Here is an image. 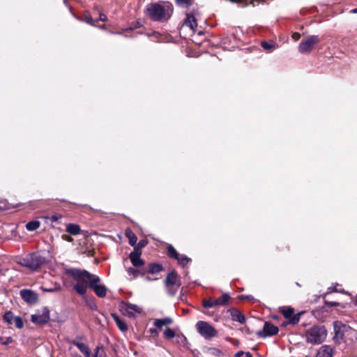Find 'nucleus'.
<instances>
[{"label": "nucleus", "mask_w": 357, "mask_h": 357, "mask_svg": "<svg viewBox=\"0 0 357 357\" xmlns=\"http://www.w3.org/2000/svg\"><path fill=\"white\" fill-rule=\"evenodd\" d=\"M321 38L319 36L312 35L306 37L301 40L298 45V52L301 54H308L315 48L320 43Z\"/></svg>", "instance_id": "obj_5"}, {"label": "nucleus", "mask_w": 357, "mask_h": 357, "mask_svg": "<svg viewBox=\"0 0 357 357\" xmlns=\"http://www.w3.org/2000/svg\"><path fill=\"white\" fill-rule=\"evenodd\" d=\"M293 313H294V310L291 308L284 310L282 312V314L285 318H290Z\"/></svg>", "instance_id": "obj_41"}, {"label": "nucleus", "mask_w": 357, "mask_h": 357, "mask_svg": "<svg viewBox=\"0 0 357 357\" xmlns=\"http://www.w3.org/2000/svg\"><path fill=\"white\" fill-rule=\"evenodd\" d=\"M20 296L22 298L29 304H33L38 301V294L30 289H22L20 291Z\"/></svg>", "instance_id": "obj_11"}, {"label": "nucleus", "mask_w": 357, "mask_h": 357, "mask_svg": "<svg viewBox=\"0 0 357 357\" xmlns=\"http://www.w3.org/2000/svg\"><path fill=\"white\" fill-rule=\"evenodd\" d=\"M178 264L183 266H185L190 261V259L184 255H180L178 259H176Z\"/></svg>", "instance_id": "obj_34"}, {"label": "nucleus", "mask_w": 357, "mask_h": 357, "mask_svg": "<svg viewBox=\"0 0 357 357\" xmlns=\"http://www.w3.org/2000/svg\"><path fill=\"white\" fill-rule=\"evenodd\" d=\"M198 333L205 339H211L218 335V331L209 323L199 321L196 324Z\"/></svg>", "instance_id": "obj_6"}, {"label": "nucleus", "mask_w": 357, "mask_h": 357, "mask_svg": "<svg viewBox=\"0 0 357 357\" xmlns=\"http://www.w3.org/2000/svg\"><path fill=\"white\" fill-rule=\"evenodd\" d=\"M173 320L171 317H166L162 319H156L153 322V325L157 328H162L165 326L171 325Z\"/></svg>", "instance_id": "obj_16"}, {"label": "nucleus", "mask_w": 357, "mask_h": 357, "mask_svg": "<svg viewBox=\"0 0 357 357\" xmlns=\"http://www.w3.org/2000/svg\"><path fill=\"white\" fill-rule=\"evenodd\" d=\"M350 13H357V8L349 11Z\"/></svg>", "instance_id": "obj_51"}, {"label": "nucleus", "mask_w": 357, "mask_h": 357, "mask_svg": "<svg viewBox=\"0 0 357 357\" xmlns=\"http://www.w3.org/2000/svg\"><path fill=\"white\" fill-rule=\"evenodd\" d=\"M142 252L139 248H134L133 252L130 254L129 258L134 266H142L144 264V261L140 258Z\"/></svg>", "instance_id": "obj_12"}, {"label": "nucleus", "mask_w": 357, "mask_h": 357, "mask_svg": "<svg viewBox=\"0 0 357 357\" xmlns=\"http://www.w3.org/2000/svg\"><path fill=\"white\" fill-rule=\"evenodd\" d=\"M231 317L234 321H238L241 324H244L245 322V318L244 315L238 311H234L231 312Z\"/></svg>", "instance_id": "obj_24"}, {"label": "nucleus", "mask_w": 357, "mask_h": 357, "mask_svg": "<svg viewBox=\"0 0 357 357\" xmlns=\"http://www.w3.org/2000/svg\"><path fill=\"white\" fill-rule=\"evenodd\" d=\"M59 218H60V216L56 215H52V220H54V221H56V220H58Z\"/></svg>", "instance_id": "obj_47"}, {"label": "nucleus", "mask_w": 357, "mask_h": 357, "mask_svg": "<svg viewBox=\"0 0 357 357\" xmlns=\"http://www.w3.org/2000/svg\"><path fill=\"white\" fill-rule=\"evenodd\" d=\"M15 317L13 316L12 312L9 311L5 313L3 315V321L9 324H13V319Z\"/></svg>", "instance_id": "obj_28"}, {"label": "nucleus", "mask_w": 357, "mask_h": 357, "mask_svg": "<svg viewBox=\"0 0 357 357\" xmlns=\"http://www.w3.org/2000/svg\"><path fill=\"white\" fill-rule=\"evenodd\" d=\"M13 323L15 324V326L17 328H22L24 327V322H23V320L22 319L19 317V316H17V317H15L14 319H13Z\"/></svg>", "instance_id": "obj_31"}, {"label": "nucleus", "mask_w": 357, "mask_h": 357, "mask_svg": "<svg viewBox=\"0 0 357 357\" xmlns=\"http://www.w3.org/2000/svg\"><path fill=\"white\" fill-rule=\"evenodd\" d=\"M203 306L206 308L216 307L215 299L210 298L203 301Z\"/></svg>", "instance_id": "obj_30"}, {"label": "nucleus", "mask_w": 357, "mask_h": 357, "mask_svg": "<svg viewBox=\"0 0 357 357\" xmlns=\"http://www.w3.org/2000/svg\"><path fill=\"white\" fill-rule=\"evenodd\" d=\"M327 331L324 326H313L308 328L305 333V340L312 344L322 343L326 338Z\"/></svg>", "instance_id": "obj_3"}, {"label": "nucleus", "mask_w": 357, "mask_h": 357, "mask_svg": "<svg viewBox=\"0 0 357 357\" xmlns=\"http://www.w3.org/2000/svg\"><path fill=\"white\" fill-rule=\"evenodd\" d=\"M164 335L167 338L172 339L175 337L176 333L173 329H172L170 328H167L165 329V331L164 332Z\"/></svg>", "instance_id": "obj_32"}, {"label": "nucleus", "mask_w": 357, "mask_h": 357, "mask_svg": "<svg viewBox=\"0 0 357 357\" xmlns=\"http://www.w3.org/2000/svg\"><path fill=\"white\" fill-rule=\"evenodd\" d=\"M66 231L72 235H78L81 233V228L77 224H68L66 226Z\"/></svg>", "instance_id": "obj_18"}, {"label": "nucleus", "mask_w": 357, "mask_h": 357, "mask_svg": "<svg viewBox=\"0 0 357 357\" xmlns=\"http://www.w3.org/2000/svg\"><path fill=\"white\" fill-rule=\"evenodd\" d=\"M162 270V266L159 264L153 263L149 265L148 273L154 274L160 273Z\"/></svg>", "instance_id": "obj_23"}, {"label": "nucleus", "mask_w": 357, "mask_h": 357, "mask_svg": "<svg viewBox=\"0 0 357 357\" xmlns=\"http://www.w3.org/2000/svg\"><path fill=\"white\" fill-rule=\"evenodd\" d=\"M268 0H255V2L258 4L259 2H266Z\"/></svg>", "instance_id": "obj_52"}, {"label": "nucleus", "mask_w": 357, "mask_h": 357, "mask_svg": "<svg viewBox=\"0 0 357 357\" xmlns=\"http://www.w3.org/2000/svg\"><path fill=\"white\" fill-rule=\"evenodd\" d=\"M146 241L142 240L137 243V246H135V248H139V250H141L142 248L146 246Z\"/></svg>", "instance_id": "obj_42"}, {"label": "nucleus", "mask_w": 357, "mask_h": 357, "mask_svg": "<svg viewBox=\"0 0 357 357\" xmlns=\"http://www.w3.org/2000/svg\"><path fill=\"white\" fill-rule=\"evenodd\" d=\"M299 321V317L298 315H294L291 317L290 320V323L292 324H296Z\"/></svg>", "instance_id": "obj_44"}, {"label": "nucleus", "mask_w": 357, "mask_h": 357, "mask_svg": "<svg viewBox=\"0 0 357 357\" xmlns=\"http://www.w3.org/2000/svg\"><path fill=\"white\" fill-rule=\"evenodd\" d=\"M243 354H244V353L243 351H238V352L236 353L235 357H241Z\"/></svg>", "instance_id": "obj_48"}, {"label": "nucleus", "mask_w": 357, "mask_h": 357, "mask_svg": "<svg viewBox=\"0 0 357 357\" xmlns=\"http://www.w3.org/2000/svg\"><path fill=\"white\" fill-rule=\"evenodd\" d=\"M74 344L85 355L86 357L90 356V351L87 345L82 342H75Z\"/></svg>", "instance_id": "obj_22"}, {"label": "nucleus", "mask_w": 357, "mask_h": 357, "mask_svg": "<svg viewBox=\"0 0 357 357\" xmlns=\"http://www.w3.org/2000/svg\"><path fill=\"white\" fill-rule=\"evenodd\" d=\"M126 236L128 238L129 243L132 246H135L137 244V237L130 229H126Z\"/></svg>", "instance_id": "obj_21"}, {"label": "nucleus", "mask_w": 357, "mask_h": 357, "mask_svg": "<svg viewBox=\"0 0 357 357\" xmlns=\"http://www.w3.org/2000/svg\"><path fill=\"white\" fill-rule=\"evenodd\" d=\"M94 357H105L104 349L102 347H97L94 354Z\"/></svg>", "instance_id": "obj_35"}, {"label": "nucleus", "mask_w": 357, "mask_h": 357, "mask_svg": "<svg viewBox=\"0 0 357 357\" xmlns=\"http://www.w3.org/2000/svg\"><path fill=\"white\" fill-rule=\"evenodd\" d=\"M197 33H198L199 35H202L203 33H202V31H199L197 32Z\"/></svg>", "instance_id": "obj_54"}, {"label": "nucleus", "mask_w": 357, "mask_h": 357, "mask_svg": "<svg viewBox=\"0 0 357 357\" xmlns=\"http://www.w3.org/2000/svg\"><path fill=\"white\" fill-rule=\"evenodd\" d=\"M96 14L99 15L98 20L100 21L106 22L108 20L107 15L105 13L100 12L99 10L94 11L93 15Z\"/></svg>", "instance_id": "obj_36"}, {"label": "nucleus", "mask_w": 357, "mask_h": 357, "mask_svg": "<svg viewBox=\"0 0 357 357\" xmlns=\"http://www.w3.org/2000/svg\"><path fill=\"white\" fill-rule=\"evenodd\" d=\"M13 341L11 337H7L5 340L3 337H0V342L3 345H7L12 343Z\"/></svg>", "instance_id": "obj_39"}, {"label": "nucleus", "mask_w": 357, "mask_h": 357, "mask_svg": "<svg viewBox=\"0 0 357 357\" xmlns=\"http://www.w3.org/2000/svg\"><path fill=\"white\" fill-rule=\"evenodd\" d=\"M50 319V310L47 307H44L41 310H38L37 312L32 314L31 317V321L37 325L47 324Z\"/></svg>", "instance_id": "obj_8"}, {"label": "nucleus", "mask_w": 357, "mask_h": 357, "mask_svg": "<svg viewBox=\"0 0 357 357\" xmlns=\"http://www.w3.org/2000/svg\"><path fill=\"white\" fill-rule=\"evenodd\" d=\"M165 284H172L173 286L181 284V282L176 272L172 271L171 273H168L165 280Z\"/></svg>", "instance_id": "obj_13"}, {"label": "nucleus", "mask_w": 357, "mask_h": 357, "mask_svg": "<svg viewBox=\"0 0 357 357\" xmlns=\"http://www.w3.org/2000/svg\"><path fill=\"white\" fill-rule=\"evenodd\" d=\"M149 331L152 335H158V331L157 330V328H151Z\"/></svg>", "instance_id": "obj_46"}, {"label": "nucleus", "mask_w": 357, "mask_h": 357, "mask_svg": "<svg viewBox=\"0 0 357 357\" xmlns=\"http://www.w3.org/2000/svg\"><path fill=\"white\" fill-rule=\"evenodd\" d=\"M278 328L271 322L266 321L264 324L263 330L257 332V335L262 338L276 335L278 333Z\"/></svg>", "instance_id": "obj_10"}, {"label": "nucleus", "mask_w": 357, "mask_h": 357, "mask_svg": "<svg viewBox=\"0 0 357 357\" xmlns=\"http://www.w3.org/2000/svg\"><path fill=\"white\" fill-rule=\"evenodd\" d=\"M213 350L215 351L214 353L216 354L220 355L222 354L221 351L219 350V349H214Z\"/></svg>", "instance_id": "obj_50"}, {"label": "nucleus", "mask_w": 357, "mask_h": 357, "mask_svg": "<svg viewBox=\"0 0 357 357\" xmlns=\"http://www.w3.org/2000/svg\"><path fill=\"white\" fill-rule=\"evenodd\" d=\"M60 289H61V287L59 284H55V287L54 288H50V289L43 288V290L44 291H47V292L57 291H59Z\"/></svg>", "instance_id": "obj_40"}, {"label": "nucleus", "mask_w": 357, "mask_h": 357, "mask_svg": "<svg viewBox=\"0 0 357 357\" xmlns=\"http://www.w3.org/2000/svg\"><path fill=\"white\" fill-rule=\"evenodd\" d=\"M127 272L130 280L137 278L139 274V271L134 268H128Z\"/></svg>", "instance_id": "obj_29"}, {"label": "nucleus", "mask_w": 357, "mask_h": 357, "mask_svg": "<svg viewBox=\"0 0 357 357\" xmlns=\"http://www.w3.org/2000/svg\"><path fill=\"white\" fill-rule=\"evenodd\" d=\"M45 262V259L36 253H32L22 258L19 264L23 266L27 267L31 270L35 271L38 268Z\"/></svg>", "instance_id": "obj_4"}, {"label": "nucleus", "mask_w": 357, "mask_h": 357, "mask_svg": "<svg viewBox=\"0 0 357 357\" xmlns=\"http://www.w3.org/2000/svg\"><path fill=\"white\" fill-rule=\"evenodd\" d=\"M40 222L38 221V220H33V221H31V222H29L26 225V228L28 231H35L37 229L39 228L40 227Z\"/></svg>", "instance_id": "obj_26"}, {"label": "nucleus", "mask_w": 357, "mask_h": 357, "mask_svg": "<svg viewBox=\"0 0 357 357\" xmlns=\"http://www.w3.org/2000/svg\"><path fill=\"white\" fill-rule=\"evenodd\" d=\"M333 348L329 345H323L317 354V357H333Z\"/></svg>", "instance_id": "obj_15"}, {"label": "nucleus", "mask_w": 357, "mask_h": 357, "mask_svg": "<svg viewBox=\"0 0 357 357\" xmlns=\"http://www.w3.org/2000/svg\"><path fill=\"white\" fill-rule=\"evenodd\" d=\"M246 298H247L248 299H250V298H251V296H246Z\"/></svg>", "instance_id": "obj_56"}, {"label": "nucleus", "mask_w": 357, "mask_h": 357, "mask_svg": "<svg viewBox=\"0 0 357 357\" xmlns=\"http://www.w3.org/2000/svg\"><path fill=\"white\" fill-rule=\"evenodd\" d=\"M167 255L170 258L175 259H178L179 254L177 252L176 249L170 244L167 245Z\"/></svg>", "instance_id": "obj_25"}, {"label": "nucleus", "mask_w": 357, "mask_h": 357, "mask_svg": "<svg viewBox=\"0 0 357 357\" xmlns=\"http://www.w3.org/2000/svg\"><path fill=\"white\" fill-rule=\"evenodd\" d=\"M119 310L123 315L132 318L141 313V309L139 306L126 302L121 303L119 305Z\"/></svg>", "instance_id": "obj_7"}, {"label": "nucleus", "mask_w": 357, "mask_h": 357, "mask_svg": "<svg viewBox=\"0 0 357 357\" xmlns=\"http://www.w3.org/2000/svg\"><path fill=\"white\" fill-rule=\"evenodd\" d=\"M355 303L357 305V294H356V299Z\"/></svg>", "instance_id": "obj_55"}, {"label": "nucleus", "mask_w": 357, "mask_h": 357, "mask_svg": "<svg viewBox=\"0 0 357 357\" xmlns=\"http://www.w3.org/2000/svg\"><path fill=\"white\" fill-rule=\"evenodd\" d=\"M180 286L181 284H177L176 286H173L172 284H165L167 292L170 296H174Z\"/></svg>", "instance_id": "obj_27"}, {"label": "nucleus", "mask_w": 357, "mask_h": 357, "mask_svg": "<svg viewBox=\"0 0 357 357\" xmlns=\"http://www.w3.org/2000/svg\"><path fill=\"white\" fill-rule=\"evenodd\" d=\"M61 238L63 241H68V242H72L73 241V238L71 236H70L68 234H65L61 235Z\"/></svg>", "instance_id": "obj_43"}, {"label": "nucleus", "mask_w": 357, "mask_h": 357, "mask_svg": "<svg viewBox=\"0 0 357 357\" xmlns=\"http://www.w3.org/2000/svg\"><path fill=\"white\" fill-rule=\"evenodd\" d=\"M291 38L297 41L298 40H299V38H301V34L299 33H297V32H294L292 33L291 35Z\"/></svg>", "instance_id": "obj_45"}, {"label": "nucleus", "mask_w": 357, "mask_h": 357, "mask_svg": "<svg viewBox=\"0 0 357 357\" xmlns=\"http://www.w3.org/2000/svg\"><path fill=\"white\" fill-rule=\"evenodd\" d=\"M86 22H95V21L91 18V17H86Z\"/></svg>", "instance_id": "obj_49"}, {"label": "nucleus", "mask_w": 357, "mask_h": 357, "mask_svg": "<svg viewBox=\"0 0 357 357\" xmlns=\"http://www.w3.org/2000/svg\"><path fill=\"white\" fill-rule=\"evenodd\" d=\"M261 47L266 50H271L278 47V46H275V43H269L266 41L261 42Z\"/></svg>", "instance_id": "obj_33"}, {"label": "nucleus", "mask_w": 357, "mask_h": 357, "mask_svg": "<svg viewBox=\"0 0 357 357\" xmlns=\"http://www.w3.org/2000/svg\"><path fill=\"white\" fill-rule=\"evenodd\" d=\"M331 305L333 306H337V305H338V303L336 302H333V303H331Z\"/></svg>", "instance_id": "obj_53"}, {"label": "nucleus", "mask_w": 357, "mask_h": 357, "mask_svg": "<svg viewBox=\"0 0 357 357\" xmlns=\"http://www.w3.org/2000/svg\"><path fill=\"white\" fill-rule=\"evenodd\" d=\"M198 20H199V13L189 12L186 13L183 22H197Z\"/></svg>", "instance_id": "obj_20"}, {"label": "nucleus", "mask_w": 357, "mask_h": 357, "mask_svg": "<svg viewBox=\"0 0 357 357\" xmlns=\"http://www.w3.org/2000/svg\"><path fill=\"white\" fill-rule=\"evenodd\" d=\"M197 26L198 24H182L181 28H187L192 32H195Z\"/></svg>", "instance_id": "obj_37"}, {"label": "nucleus", "mask_w": 357, "mask_h": 357, "mask_svg": "<svg viewBox=\"0 0 357 357\" xmlns=\"http://www.w3.org/2000/svg\"><path fill=\"white\" fill-rule=\"evenodd\" d=\"M173 10V5L169 1L149 3L146 6L147 14L154 21L168 20Z\"/></svg>", "instance_id": "obj_2"}, {"label": "nucleus", "mask_w": 357, "mask_h": 357, "mask_svg": "<svg viewBox=\"0 0 357 357\" xmlns=\"http://www.w3.org/2000/svg\"><path fill=\"white\" fill-rule=\"evenodd\" d=\"M193 0H176L178 6L182 7H188L190 6Z\"/></svg>", "instance_id": "obj_38"}, {"label": "nucleus", "mask_w": 357, "mask_h": 357, "mask_svg": "<svg viewBox=\"0 0 357 357\" xmlns=\"http://www.w3.org/2000/svg\"><path fill=\"white\" fill-rule=\"evenodd\" d=\"M333 324H334V331H335L334 338L335 340H342L344 336L343 329L346 327V326L339 321H335Z\"/></svg>", "instance_id": "obj_14"}, {"label": "nucleus", "mask_w": 357, "mask_h": 357, "mask_svg": "<svg viewBox=\"0 0 357 357\" xmlns=\"http://www.w3.org/2000/svg\"><path fill=\"white\" fill-rule=\"evenodd\" d=\"M112 317L120 331L122 332L128 331V325L123 320L120 319L116 314H112Z\"/></svg>", "instance_id": "obj_17"}, {"label": "nucleus", "mask_w": 357, "mask_h": 357, "mask_svg": "<svg viewBox=\"0 0 357 357\" xmlns=\"http://www.w3.org/2000/svg\"><path fill=\"white\" fill-rule=\"evenodd\" d=\"M100 278L96 275L92 279L90 288L94 291L96 294L100 298H103L107 294V288L104 284H99Z\"/></svg>", "instance_id": "obj_9"}, {"label": "nucleus", "mask_w": 357, "mask_h": 357, "mask_svg": "<svg viewBox=\"0 0 357 357\" xmlns=\"http://www.w3.org/2000/svg\"><path fill=\"white\" fill-rule=\"evenodd\" d=\"M74 280L73 289L79 295H84L86 293L88 287H91L92 279L95 275L86 271L72 268L68 271Z\"/></svg>", "instance_id": "obj_1"}, {"label": "nucleus", "mask_w": 357, "mask_h": 357, "mask_svg": "<svg viewBox=\"0 0 357 357\" xmlns=\"http://www.w3.org/2000/svg\"><path fill=\"white\" fill-rule=\"evenodd\" d=\"M230 299V296L228 294L224 293L221 297L215 299L216 306L226 305Z\"/></svg>", "instance_id": "obj_19"}]
</instances>
